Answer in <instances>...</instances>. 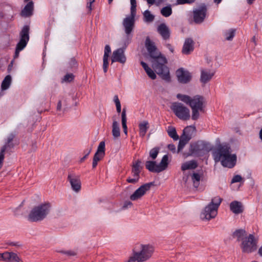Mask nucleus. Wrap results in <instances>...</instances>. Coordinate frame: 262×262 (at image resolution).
<instances>
[{
    "mask_svg": "<svg viewBox=\"0 0 262 262\" xmlns=\"http://www.w3.org/2000/svg\"><path fill=\"white\" fill-rule=\"evenodd\" d=\"M145 45L150 57L152 59V67L155 71L162 79L169 81V70L166 66L167 61L166 57L158 51L154 42L149 37H146Z\"/></svg>",
    "mask_w": 262,
    "mask_h": 262,
    "instance_id": "f257e3e1",
    "label": "nucleus"
},
{
    "mask_svg": "<svg viewBox=\"0 0 262 262\" xmlns=\"http://www.w3.org/2000/svg\"><path fill=\"white\" fill-rule=\"evenodd\" d=\"M177 97L179 100L189 105L192 110L191 118L193 120H196L200 116V112H204L205 107L204 98L200 95H195L192 98L191 97L178 94Z\"/></svg>",
    "mask_w": 262,
    "mask_h": 262,
    "instance_id": "f03ea898",
    "label": "nucleus"
},
{
    "mask_svg": "<svg viewBox=\"0 0 262 262\" xmlns=\"http://www.w3.org/2000/svg\"><path fill=\"white\" fill-rule=\"evenodd\" d=\"M50 203H45L35 206L28 216V220L32 222L41 221L46 217L51 210Z\"/></svg>",
    "mask_w": 262,
    "mask_h": 262,
    "instance_id": "7ed1b4c3",
    "label": "nucleus"
},
{
    "mask_svg": "<svg viewBox=\"0 0 262 262\" xmlns=\"http://www.w3.org/2000/svg\"><path fill=\"white\" fill-rule=\"evenodd\" d=\"M222 199L217 196L212 199L211 202L205 208L201 214L203 220H210L214 218L217 213V209L222 202Z\"/></svg>",
    "mask_w": 262,
    "mask_h": 262,
    "instance_id": "20e7f679",
    "label": "nucleus"
},
{
    "mask_svg": "<svg viewBox=\"0 0 262 262\" xmlns=\"http://www.w3.org/2000/svg\"><path fill=\"white\" fill-rule=\"evenodd\" d=\"M140 252H134L128 262H142L148 259L154 252V248L149 245H142Z\"/></svg>",
    "mask_w": 262,
    "mask_h": 262,
    "instance_id": "39448f33",
    "label": "nucleus"
},
{
    "mask_svg": "<svg viewBox=\"0 0 262 262\" xmlns=\"http://www.w3.org/2000/svg\"><path fill=\"white\" fill-rule=\"evenodd\" d=\"M168 165V156L165 155L161 162L157 164L155 161L148 160L145 162V168L151 172L159 173L165 170Z\"/></svg>",
    "mask_w": 262,
    "mask_h": 262,
    "instance_id": "423d86ee",
    "label": "nucleus"
},
{
    "mask_svg": "<svg viewBox=\"0 0 262 262\" xmlns=\"http://www.w3.org/2000/svg\"><path fill=\"white\" fill-rule=\"evenodd\" d=\"M135 16L136 14L130 13V15L126 17L122 22V25L124 28V31L126 34V39L124 42L125 47L130 42L133 37L132 32H133L135 27Z\"/></svg>",
    "mask_w": 262,
    "mask_h": 262,
    "instance_id": "0eeeda50",
    "label": "nucleus"
},
{
    "mask_svg": "<svg viewBox=\"0 0 262 262\" xmlns=\"http://www.w3.org/2000/svg\"><path fill=\"white\" fill-rule=\"evenodd\" d=\"M29 27L26 25L24 26L20 31V39L16 47L15 54L14 55V58H17L19 56V52L26 47L29 40Z\"/></svg>",
    "mask_w": 262,
    "mask_h": 262,
    "instance_id": "6e6552de",
    "label": "nucleus"
},
{
    "mask_svg": "<svg viewBox=\"0 0 262 262\" xmlns=\"http://www.w3.org/2000/svg\"><path fill=\"white\" fill-rule=\"evenodd\" d=\"M171 108L176 116L180 119L186 121L190 119V111L188 108L183 104L174 102L172 104Z\"/></svg>",
    "mask_w": 262,
    "mask_h": 262,
    "instance_id": "1a4fd4ad",
    "label": "nucleus"
},
{
    "mask_svg": "<svg viewBox=\"0 0 262 262\" xmlns=\"http://www.w3.org/2000/svg\"><path fill=\"white\" fill-rule=\"evenodd\" d=\"M211 149L210 145L204 141H200L191 144L190 151L192 154L200 156Z\"/></svg>",
    "mask_w": 262,
    "mask_h": 262,
    "instance_id": "9d476101",
    "label": "nucleus"
},
{
    "mask_svg": "<svg viewBox=\"0 0 262 262\" xmlns=\"http://www.w3.org/2000/svg\"><path fill=\"white\" fill-rule=\"evenodd\" d=\"M241 247L244 253H249L256 250V242L254 240V236L250 234L248 237H245L242 241Z\"/></svg>",
    "mask_w": 262,
    "mask_h": 262,
    "instance_id": "9b49d317",
    "label": "nucleus"
},
{
    "mask_svg": "<svg viewBox=\"0 0 262 262\" xmlns=\"http://www.w3.org/2000/svg\"><path fill=\"white\" fill-rule=\"evenodd\" d=\"M231 153V148L228 144H221L214 152V159L219 161Z\"/></svg>",
    "mask_w": 262,
    "mask_h": 262,
    "instance_id": "f8f14e48",
    "label": "nucleus"
},
{
    "mask_svg": "<svg viewBox=\"0 0 262 262\" xmlns=\"http://www.w3.org/2000/svg\"><path fill=\"white\" fill-rule=\"evenodd\" d=\"M206 12L207 8L204 5L193 10V18L194 22L197 24L202 23L206 17Z\"/></svg>",
    "mask_w": 262,
    "mask_h": 262,
    "instance_id": "ddd939ff",
    "label": "nucleus"
},
{
    "mask_svg": "<svg viewBox=\"0 0 262 262\" xmlns=\"http://www.w3.org/2000/svg\"><path fill=\"white\" fill-rule=\"evenodd\" d=\"M68 181L70 182L73 191L78 192L80 190L81 184L79 176L74 173H69L68 176Z\"/></svg>",
    "mask_w": 262,
    "mask_h": 262,
    "instance_id": "4468645a",
    "label": "nucleus"
},
{
    "mask_svg": "<svg viewBox=\"0 0 262 262\" xmlns=\"http://www.w3.org/2000/svg\"><path fill=\"white\" fill-rule=\"evenodd\" d=\"M152 183H146L138 188L130 196V199L132 201H136L143 196L146 192L149 190L152 185Z\"/></svg>",
    "mask_w": 262,
    "mask_h": 262,
    "instance_id": "2eb2a0df",
    "label": "nucleus"
},
{
    "mask_svg": "<svg viewBox=\"0 0 262 262\" xmlns=\"http://www.w3.org/2000/svg\"><path fill=\"white\" fill-rule=\"evenodd\" d=\"M0 260L5 262H22L17 254L9 252L0 253Z\"/></svg>",
    "mask_w": 262,
    "mask_h": 262,
    "instance_id": "dca6fc26",
    "label": "nucleus"
},
{
    "mask_svg": "<svg viewBox=\"0 0 262 262\" xmlns=\"http://www.w3.org/2000/svg\"><path fill=\"white\" fill-rule=\"evenodd\" d=\"M178 81L182 83H187L191 80V76L190 73L183 68L179 69L176 71Z\"/></svg>",
    "mask_w": 262,
    "mask_h": 262,
    "instance_id": "f3484780",
    "label": "nucleus"
},
{
    "mask_svg": "<svg viewBox=\"0 0 262 262\" xmlns=\"http://www.w3.org/2000/svg\"><path fill=\"white\" fill-rule=\"evenodd\" d=\"M112 63L118 62L124 63L126 61V57L124 55V51L122 48H119L114 51L111 58Z\"/></svg>",
    "mask_w": 262,
    "mask_h": 262,
    "instance_id": "a211bd4d",
    "label": "nucleus"
},
{
    "mask_svg": "<svg viewBox=\"0 0 262 262\" xmlns=\"http://www.w3.org/2000/svg\"><path fill=\"white\" fill-rule=\"evenodd\" d=\"M222 165L224 167L229 168H233L236 164V156L235 154H231V153L225 157L221 160Z\"/></svg>",
    "mask_w": 262,
    "mask_h": 262,
    "instance_id": "6ab92c4d",
    "label": "nucleus"
},
{
    "mask_svg": "<svg viewBox=\"0 0 262 262\" xmlns=\"http://www.w3.org/2000/svg\"><path fill=\"white\" fill-rule=\"evenodd\" d=\"M194 42L191 38H187L185 39L183 48L182 53L184 55H189L194 50Z\"/></svg>",
    "mask_w": 262,
    "mask_h": 262,
    "instance_id": "aec40b11",
    "label": "nucleus"
},
{
    "mask_svg": "<svg viewBox=\"0 0 262 262\" xmlns=\"http://www.w3.org/2000/svg\"><path fill=\"white\" fill-rule=\"evenodd\" d=\"M158 32L161 35L162 38L167 40L170 37V30L165 24H161L157 28Z\"/></svg>",
    "mask_w": 262,
    "mask_h": 262,
    "instance_id": "412c9836",
    "label": "nucleus"
},
{
    "mask_svg": "<svg viewBox=\"0 0 262 262\" xmlns=\"http://www.w3.org/2000/svg\"><path fill=\"white\" fill-rule=\"evenodd\" d=\"M34 9V3L32 1H30L25 6V8L21 10V16L25 17H29L33 14Z\"/></svg>",
    "mask_w": 262,
    "mask_h": 262,
    "instance_id": "4be33fe9",
    "label": "nucleus"
},
{
    "mask_svg": "<svg viewBox=\"0 0 262 262\" xmlns=\"http://www.w3.org/2000/svg\"><path fill=\"white\" fill-rule=\"evenodd\" d=\"M214 72L208 70H203L201 71V82L204 84L206 83L210 80L213 76Z\"/></svg>",
    "mask_w": 262,
    "mask_h": 262,
    "instance_id": "5701e85b",
    "label": "nucleus"
},
{
    "mask_svg": "<svg viewBox=\"0 0 262 262\" xmlns=\"http://www.w3.org/2000/svg\"><path fill=\"white\" fill-rule=\"evenodd\" d=\"M230 208L235 214H239L243 211V208L241 202L238 201L232 202L230 204Z\"/></svg>",
    "mask_w": 262,
    "mask_h": 262,
    "instance_id": "b1692460",
    "label": "nucleus"
},
{
    "mask_svg": "<svg viewBox=\"0 0 262 262\" xmlns=\"http://www.w3.org/2000/svg\"><path fill=\"white\" fill-rule=\"evenodd\" d=\"M197 166L198 163L195 161H189L182 164L181 170L182 171H185L188 169H194Z\"/></svg>",
    "mask_w": 262,
    "mask_h": 262,
    "instance_id": "393cba45",
    "label": "nucleus"
},
{
    "mask_svg": "<svg viewBox=\"0 0 262 262\" xmlns=\"http://www.w3.org/2000/svg\"><path fill=\"white\" fill-rule=\"evenodd\" d=\"M149 127V123L147 121H143L139 124V135L141 137H144Z\"/></svg>",
    "mask_w": 262,
    "mask_h": 262,
    "instance_id": "a878e982",
    "label": "nucleus"
},
{
    "mask_svg": "<svg viewBox=\"0 0 262 262\" xmlns=\"http://www.w3.org/2000/svg\"><path fill=\"white\" fill-rule=\"evenodd\" d=\"M247 235L246 232L244 229H237L232 234V237L237 239V241H243L244 237Z\"/></svg>",
    "mask_w": 262,
    "mask_h": 262,
    "instance_id": "bb28decb",
    "label": "nucleus"
},
{
    "mask_svg": "<svg viewBox=\"0 0 262 262\" xmlns=\"http://www.w3.org/2000/svg\"><path fill=\"white\" fill-rule=\"evenodd\" d=\"M141 64L144 69V70L145 71L147 75L151 79L154 80L156 78L157 76L154 71L150 68H149L145 62L141 61Z\"/></svg>",
    "mask_w": 262,
    "mask_h": 262,
    "instance_id": "cd10ccee",
    "label": "nucleus"
},
{
    "mask_svg": "<svg viewBox=\"0 0 262 262\" xmlns=\"http://www.w3.org/2000/svg\"><path fill=\"white\" fill-rule=\"evenodd\" d=\"M112 134L115 138H117L120 136L119 124L115 120L113 121L112 124Z\"/></svg>",
    "mask_w": 262,
    "mask_h": 262,
    "instance_id": "c85d7f7f",
    "label": "nucleus"
},
{
    "mask_svg": "<svg viewBox=\"0 0 262 262\" xmlns=\"http://www.w3.org/2000/svg\"><path fill=\"white\" fill-rule=\"evenodd\" d=\"M11 82V77L8 75L5 77L2 83L1 88L2 90L8 89Z\"/></svg>",
    "mask_w": 262,
    "mask_h": 262,
    "instance_id": "c756f323",
    "label": "nucleus"
},
{
    "mask_svg": "<svg viewBox=\"0 0 262 262\" xmlns=\"http://www.w3.org/2000/svg\"><path fill=\"white\" fill-rule=\"evenodd\" d=\"M167 133L169 136L172 138L174 140H178L179 136L178 135L176 129L174 127L168 126Z\"/></svg>",
    "mask_w": 262,
    "mask_h": 262,
    "instance_id": "7c9ffc66",
    "label": "nucleus"
},
{
    "mask_svg": "<svg viewBox=\"0 0 262 262\" xmlns=\"http://www.w3.org/2000/svg\"><path fill=\"white\" fill-rule=\"evenodd\" d=\"M143 16L144 21L147 23L152 22L155 18V16L148 10L144 12Z\"/></svg>",
    "mask_w": 262,
    "mask_h": 262,
    "instance_id": "2f4dec72",
    "label": "nucleus"
},
{
    "mask_svg": "<svg viewBox=\"0 0 262 262\" xmlns=\"http://www.w3.org/2000/svg\"><path fill=\"white\" fill-rule=\"evenodd\" d=\"M161 14L164 17H168L172 14V9L170 6L163 7L161 10Z\"/></svg>",
    "mask_w": 262,
    "mask_h": 262,
    "instance_id": "473e14b6",
    "label": "nucleus"
},
{
    "mask_svg": "<svg viewBox=\"0 0 262 262\" xmlns=\"http://www.w3.org/2000/svg\"><path fill=\"white\" fill-rule=\"evenodd\" d=\"M235 30L234 29H230L224 32V35L225 39L227 40H231L235 35Z\"/></svg>",
    "mask_w": 262,
    "mask_h": 262,
    "instance_id": "72a5a7b5",
    "label": "nucleus"
},
{
    "mask_svg": "<svg viewBox=\"0 0 262 262\" xmlns=\"http://www.w3.org/2000/svg\"><path fill=\"white\" fill-rule=\"evenodd\" d=\"M140 172H132L133 178H128L126 181L128 183L135 184L137 183L139 179V174Z\"/></svg>",
    "mask_w": 262,
    "mask_h": 262,
    "instance_id": "f704fd0d",
    "label": "nucleus"
},
{
    "mask_svg": "<svg viewBox=\"0 0 262 262\" xmlns=\"http://www.w3.org/2000/svg\"><path fill=\"white\" fill-rule=\"evenodd\" d=\"M192 181H193L194 186L198 187L200 184L201 177L197 173H193L191 176Z\"/></svg>",
    "mask_w": 262,
    "mask_h": 262,
    "instance_id": "c9c22d12",
    "label": "nucleus"
},
{
    "mask_svg": "<svg viewBox=\"0 0 262 262\" xmlns=\"http://www.w3.org/2000/svg\"><path fill=\"white\" fill-rule=\"evenodd\" d=\"M159 148L157 147L151 149L149 152V158L152 160H155L159 152Z\"/></svg>",
    "mask_w": 262,
    "mask_h": 262,
    "instance_id": "e433bc0d",
    "label": "nucleus"
},
{
    "mask_svg": "<svg viewBox=\"0 0 262 262\" xmlns=\"http://www.w3.org/2000/svg\"><path fill=\"white\" fill-rule=\"evenodd\" d=\"M188 129V127L185 128L183 130V134L181 136L180 138V140L182 141L183 142H185V143H187L191 139V136L188 134H186V132H187V130Z\"/></svg>",
    "mask_w": 262,
    "mask_h": 262,
    "instance_id": "4c0bfd02",
    "label": "nucleus"
},
{
    "mask_svg": "<svg viewBox=\"0 0 262 262\" xmlns=\"http://www.w3.org/2000/svg\"><path fill=\"white\" fill-rule=\"evenodd\" d=\"M6 150V146H3L2 148L1 149L0 152V169L2 168L4 159V155H5V152Z\"/></svg>",
    "mask_w": 262,
    "mask_h": 262,
    "instance_id": "58836bf2",
    "label": "nucleus"
},
{
    "mask_svg": "<svg viewBox=\"0 0 262 262\" xmlns=\"http://www.w3.org/2000/svg\"><path fill=\"white\" fill-rule=\"evenodd\" d=\"M97 152L98 153H101L102 154L105 155V142L104 141H101L100 142L98 147L97 148Z\"/></svg>",
    "mask_w": 262,
    "mask_h": 262,
    "instance_id": "ea45409f",
    "label": "nucleus"
},
{
    "mask_svg": "<svg viewBox=\"0 0 262 262\" xmlns=\"http://www.w3.org/2000/svg\"><path fill=\"white\" fill-rule=\"evenodd\" d=\"M140 163H141L140 161H139V160L137 161L136 162V163H134L133 165L132 172H140Z\"/></svg>",
    "mask_w": 262,
    "mask_h": 262,
    "instance_id": "a19ab883",
    "label": "nucleus"
},
{
    "mask_svg": "<svg viewBox=\"0 0 262 262\" xmlns=\"http://www.w3.org/2000/svg\"><path fill=\"white\" fill-rule=\"evenodd\" d=\"M130 13L136 14V0H130Z\"/></svg>",
    "mask_w": 262,
    "mask_h": 262,
    "instance_id": "79ce46f5",
    "label": "nucleus"
},
{
    "mask_svg": "<svg viewBox=\"0 0 262 262\" xmlns=\"http://www.w3.org/2000/svg\"><path fill=\"white\" fill-rule=\"evenodd\" d=\"M108 57H103V70L104 73H106L107 71V68L108 66Z\"/></svg>",
    "mask_w": 262,
    "mask_h": 262,
    "instance_id": "37998d69",
    "label": "nucleus"
},
{
    "mask_svg": "<svg viewBox=\"0 0 262 262\" xmlns=\"http://www.w3.org/2000/svg\"><path fill=\"white\" fill-rule=\"evenodd\" d=\"M111 53V49L109 45H106L104 48V53L103 57H109L110 54Z\"/></svg>",
    "mask_w": 262,
    "mask_h": 262,
    "instance_id": "c03bdc74",
    "label": "nucleus"
},
{
    "mask_svg": "<svg viewBox=\"0 0 262 262\" xmlns=\"http://www.w3.org/2000/svg\"><path fill=\"white\" fill-rule=\"evenodd\" d=\"M73 74H67L64 76L63 80L66 82H71L74 79Z\"/></svg>",
    "mask_w": 262,
    "mask_h": 262,
    "instance_id": "a18cd8bd",
    "label": "nucleus"
},
{
    "mask_svg": "<svg viewBox=\"0 0 262 262\" xmlns=\"http://www.w3.org/2000/svg\"><path fill=\"white\" fill-rule=\"evenodd\" d=\"M195 0H177L178 5H183L185 4H191L194 2Z\"/></svg>",
    "mask_w": 262,
    "mask_h": 262,
    "instance_id": "49530a36",
    "label": "nucleus"
},
{
    "mask_svg": "<svg viewBox=\"0 0 262 262\" xmlns=\"http://www.w3.org/2000/svg\"><path fill=\"white\" fill-rule=\"evenodd\" d=\"M242 178L239 175H236L233 177V179H232L231 183H236V182H239L242 181Z\"/></svg>",
    "mask_w": 262,
    "mask_h": 262,
    "instance_id": "de8ad7c7",
    "label": "nucleus"
},
{
    "mask_svg": "<svg viewBox=\"0 0 262 262\" xmlns=\"http://www.w3.org/2000/svg\"><path fill=\"white\" fill-rule=\"evenodd\" d=\"M105 155L102 154L101 153H98V152H96V153L94 155V156L93 157V159H95V158H97L98 161H100L104 156Z\"/></svg>",
    "mask_w": 262,
    "mask_h": 262,
    "instance_id": "09e8293b",
    "label": "nucleus"
},
{
    "mask_svg": "<svg viewBox=\"0 0 262 262\" xmlns=\"http://www.w3.org/2000/svg\"><path fill=\"white\" fill-rule=\"evenodd\" d=\"M60 252L67 254L68 256H74L76 254L75 251L72 250L61 251Z\"/></svg>",
    "mask_w": 262,
    "mask_h": 262,
    "instance_id": "8fccbe9b",
    "label": "nucleus"
},
{
    "mask_svg": "<svg viewBox=\"0 0 262 262\" xmlns=\"http://www.w3.org/2000/svg\"><path fill=\"white\" fill-rule=\"evenodd\" d=\"M14 137V136L13 134H10L8 136V139H7V142L6 144L4 145V146H6V148H7V147L8 146H9V144L12 142Z\"/></svg>",
    "mask_w": 262,
    "mask_h": 262,
    "instance_id": "3c124183",
    "label": "nucleus"
},
{
    "mask_svg": "<svg viewBox=\"0 0 262 262\" xmlns=\"http://www.w3.org/2000/svg\"><path fill=\"white\" fill-rule=\"evenodd\" d=\"M121 120L122 123L126 122V110L125 108L123 109L122 114H121Z\"/></svg>",
    "mask_w": 262,
    "mask_h": 262,
    "instance_id": "603ef678",
    "label": "nucleus"
},
{
    "mask_svg": "<svg viewBox=\"0 0 262 262\" xmlns=\"http://www.w3.org/2000/svg\"><path fill=\"white\" fill-rule=\"evenodd\" d=\"M147 3L150 5H154L155 3L160 4L162 2V0H146Z\"/></svg>",
    "mask_w": 262,
    "mask_h": 262,
    "instance_id": "864d4df0",
    "label": "nucleus"
},
{
    "mask_svg": "<svg viewBox=\"0 0 262 262\" xmlns=\"http://www.w3.org/2000/svg\"><path fill=\"white\" fill-rule=\"evenodd\" d=\"M186 144V143L180 140L178 146V151H180L184 148Z\"/></svg>",
    "mask_w": 262,
    "mask_h": 262,
    "instance_id": "5fc2aeb1",
    "label": "nucleus"
},
{
    "mask_svg": "<svg viewBox=\"0 0 262 262\" xmlns=\"http://www.w3.org/2000/svg\"><path fill=\"white\" fill-rule=\"evenodd\" d=\"M69 64L71 68L76 67L77 64L76 59L74 58H71L70 60Z\"/></svg>",
    "mask_w": 262,
    "mask_h": 262,
    "instance_id": "6e6d98bb",
    "label": "nucleus"
},
{
    "mask_svg": "<svg viewBox=\"0 0 262 262\" xmlns=\"http://www.w3.org/2000/svg\"><path fill=\"white\" fill-rule=\"evenodd\" d=\"M95 0H87L86 8L89 10V12L92 10V4L95 2Z\"/></svg>",
    "mask_w": 262,
    "mask_h": 262,
    "instance_id": "4d7b16f0",
    "label": "nucleus"
},
{
    "mask_svg": "<svg viewBox=\"0 0 262 262\" xmlns=\"http://www.w3.org/2000/svg\"><path fill=\"white\" fill-rule=\"evenodd\" d=\"M168 149L172 151L173 152H176V146L174 144H170L168 145Z\"/></svg>",
    "mask_w": 262,
    "mask_h": 262,
    "instance_id": "13d9d810",
    "label": "nucleus"
},
{
    "mask_svg": "<svg viewBox=\"0 0 262 262\" xmlns=\"http://www.w3.org/2000/svg\"><path fill=\"white\" fill-rule=\"evenodd\" d=\"M122 128L123 129V132L125 134L127 135V127L126 125V122L122 123Z\"/></svg>",
    "mask_w": 262,
    "mask_h": 262,
    "instance_id": "bf43d9fd",
    "label": "nucleus"
},
{
    "mask_svg": "<svg viewBox=\"0 0 262 262\" xmlns=\"http://www.w3.org/2000/svg\"><path fill=\"white\" fill-rule=\"evenodd\" d=\"M133 205L132 203L130 201H126L124 202V205L123 207L124 208H127L128 206L130 207Z\"/></svg>",
    "mask_w": 262,
    "mask_h": 262,
    "instance_id": "052dcab7",
    "label": "nucleus"
},
{
    "mask_svg": "<svg viewBox=\"0 0 262 262\" xmlns=\"http://www.w3.org/2000/svg\"><path fill=\"white\" fill-rule=\"evenodd\" d=\"M90 152H91V149H89V150L87 151V152L85 153V155L81 159V160H80L81 162H83L88 158Z\"/></svg>",
    "mask_w": 262,
    "mask_h": 262,
    "instance_id": "680f3d73",
    "label": "nucleus"
},
{
    "mask_svg": "<svg viewBox=\"0 0 262 262\" xmlns=\"http://www.w3.org/2000/svg\"><path fill=\"white\" fill-rule=\"evenodd\" d=\"M99 161H98L97 158H95V159H93L92 167H93V168H95L97 166L98 162Z\"/></svg>",
    "mask_w": 262,
    "mask_h": 262,
    "instance_id": "e2e57ef3",
    "label": "nucleus"
},
{
    "mask_svg": "<svg viewBox=\"0 0 262 262\" xmlns=\"http://www.w3.org/2000/svg\"><path fill=\"white\" fill-rule=\"evenodd\" d=\"M167 48L171 52L173 53L174 51L173 47L169 43H167L166 45Z\"/></svg>",
    "mask_w": 262,
    "mask_h": 262,
    "instance_id": "0e129e2a",
    "label": "nucleus"
},
{
    "mask_svg": "<svg viewBox=\"0 0 262 262\" xmlns=\"http://www.w3.org/2000/svg\"><path fill=\"white\" fill-rule=\"evenodd\" d=\"M114 101L115 103V104H120V102L118 98V96L117 95H115L114 97Z\"/></svg>",
    "mask_w": 262,
    "mask_h": 262,
    "instance_id": "69168bd1",
    "label": "nucleus"
},
{
    "mask_svg": "<svg viewBox=\"0 0 262 262\" xmlns=\"http://www.w3.org/2000/svg\"><path fill=\"white\" fill-rule=\"evenodd\" d=\"M116 110L118 113H120L121 111V103L116 104Z\"/></svg>",
    "mask_w": 262,
    "mask_h": 262,
    "instance_id": "338daca9",
    "label": "nucleus"
},
{
    "mask_svg": "<svg viewBox=\"0 0 262 262\" xmlns=\"http://www.w3.org/2000/svg\"><path fill=\"white\" fill-rule=\"evenodd\" d=\"M61 105H62L61 101H59L58 103H57V111H59L61 110Z\"/></svg>",
    "mask_w": 262,
    "mask_h": 262,
    "instance_id": "774afa93",
    "label": "nucleus"
}]
</instances>
